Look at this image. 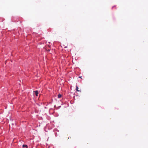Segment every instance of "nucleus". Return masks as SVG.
<instances>
[{"label":"nucleus","mask_w":148,"mask_h":148,"mask_svg":"<svg viewBox=\"0 0 148 148\" xmlns=\"http://www.w3.org/2000/svg\"><path fill=\"white\" fill-rule=\"evenodd\" d=\"M35 92L36 95V96H38V91L36 90L34 92Z\"/></svg>","instance_id":"obj_1"},{"label":"nucleus","mask_w":148,"mask_h":148,"mask_svg":"<svg viewBox=\"0 0 148 148\" xmlns=\"http://www.w3.org/2000/svg\"><path fill=\"white\" fill-rule=\"evenodd\" d=\"M58 98H60L62 97V95L60 94H59L58 95Z\"/></svg>","instance_id":"obj_2"},{"label":"nucleus","mask_w":148,"mask_h":148,"mask_svg":"<svg viewBox=\"0 0 148 148\" xmlns=\"http://www.w3.org/2000/svg\"><path fill=\"white\" fill-rule=\"evenodd\" d=\"M76 90L78 91H79V90H78V87L77 86H76Z\"/></svg>","instance_id":"obj_3"},{"label":"nucleus","mask_w":148,"mask_h":148,"mask_svg":"<svg viewBox=\"0 0 148 148\" xmlns=\"http://www.w3.org/2000/svg\"><path fill=\"white\" fill-rule=\"evenodd\" d=\"M27 145H23V147H27Z\"/></svg>","instance_id":"obj_4"},{"label":"nucleus","mask_w":148,"mask_h":148,"mask_svg":"<svg viewBox=\"0 0 148 148\" xmlns=\"http://www.w3.org/2000/svg\"><path fill=\"white\" fill-rule=\"evenodd\" d=\"M26 148H28V147H27H27H26Z\"/></svg>","instance_id":"obj_5"},{"label":"nucleus","mask_w":148,"mask_h":148,"mask_svg":"<svg viewBox=\"0 0 148 148\" xmlns=\"http://www.w3.org/2000/svg\"><path fill=\"white\" fill-rule=\"evenodd\" d=\"M50 51V50H48V51Z\"/></svg>","instance_id":"obj_6"},{"label":"nucleus","mask_w":148,"mask_h":148,"mask_svg":"<svg viewBox=\"0 0 148 148\" xmlns=\"http://www.w3.org/2000/svg\"><path fill=\"white\" fill-rule=\"evenodd\" d=\"M79 78H81V77H79Z\"/></svg>","instance_id":"obj_7"}]
</instances>
